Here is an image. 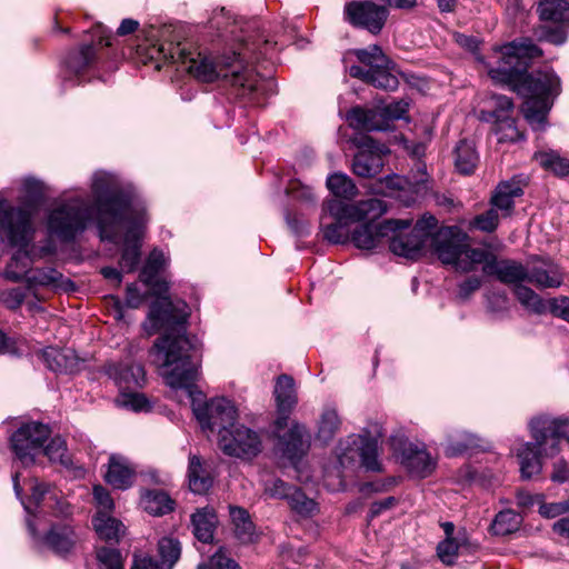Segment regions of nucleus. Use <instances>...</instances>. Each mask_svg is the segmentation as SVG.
<instances>
[{"mask_svg": "<svg viewBox=\"0 0 569 569\" xmlns=\"http://www.w3.org/2000/svg\"><path fill=\"white\" fill-rule=\"evenodd\" d=\"M377 219H361L363 223L357 226L350 234L352 243L361 250H372L388 240L391 232L397 231L400 226L408 224L407 220H385L376 223Z\"/></svg>", "mask_w": 569, "mask_h": 569, "instance_id": "nucleus-18", "label": "nucleus"}, {"mask_svg": "<svg viewBox=\"0 0 569 569\" xmlns=\"http://www.w3.org/2000/svg\"><path fill=\"white\" fill-rule=\"evenodd\" d=\"M230 518L237 539L243 543L252 542L256 537V527L249 512L240 507H230Z\"/></svg>", "mask_w": 569, "mask_h": 569, "instance_id": "nucleus-31", "label": "nucleus"}, {"mask_svg": "<svg viewBox=\"0 0 569 569\" xmlns=\"http://www.w3.org/2000/svg\"><path fill=\"white\" fill-rule=\"evenodd\" d=\"M390 60L381 68H375L369 74V83L385 90L393 91L398 88L399 81L396 76L389 71Z\"/></svg>", "mask_w": 569, "mask_h": 569, "instance_id": "nucleus-49", "label": "nucleus"}, {"mask_svg": "<svg viewBox=\"0 0 569 569\" xmlns=\"http://www.w3.org/2000/svg\"><path fill=\"white\" fill-rule=\"evenodd\" d=\"M28 513L51 510L57 517L70 513V505L64 501L58 490L48 483L34 480L31 486L29 502L24 505Z\"/></svg>", "mask_w": 569, "mask_h": 569, "instance_id": "nucleus-20", "label": "nucleus"}, {"mask_svg": "<svg viewBox=\"0 0 569 569\" xmlns=\"http://www.w3.org/2000/svg\"><path fill=\"white\" fill-rule=\"evenodd\" d=\"M282 455L290 461H296L305 456L310 447V436L303 425L292 423L287 433L279 439Z\"/></svg>", "mask_w": 569, "mask_h": 569, "instance_id": "nucleus-23", "label": "nucleus"}, {"mask_svg": "<svg viewBox=\"0 0 569 569\" xmlns=\"http://www.w3.org/2000/svg\"><path fill=\"white\" fill-rule=\"evenodd\" d=\"M49 436L50 429L47 425L37 421L27 422L11 436V448L21 463L29 466L41 453L42 446Z\"/></svg>", "mask_w": 569, "mask_h": 569, "instance_id": "nucleus-14", "label": "nucleus"}, {"mask_svg": "<svg viewBox=\"0 0 569 569\" xmlns=\"http://www.w3.org/2000/svg\"><path fill=\"white\" fill-rule=\"evenodd\" d=\"M408 104L398 101L376 109L352 108L347 120L350 127L361 131H383L390 120L400 119L407 112Z\"/></svg>", "mask_w": 569, "mask_h": 569, "instance_id": "nucleus-13", "label": "nucleus"}, {"mask_svg": "<svg viewBox=\"0 0 569 569\" xmlns=\"http://www.w3.org/2000/svg\"><path fill=\"white\" fill-rule=\"evenodd\" d=\"M218 445L227 456L251 460L262 451V437L258 431L243 425H233L221 433Z\"/></svg>", "mask_w": 569, "mask_h": 569, "instance_id": "nucleus-12", "label": "nucleus"}, {"mask_svg": "<svg viewBox=\"0 0 569 569\" xmlns=\"http://www.w3.org/2000/svg\"><path fill=\"white\" fill-rule=\"evenodd\" d=\"M496 53L497 66H488V74L495 82L512 86L515 91L530 99L550 100V96L559 93L560 80L552 70L527 72L531 59L542 54L531 39L513 40Z\"/></svg>", "mask_w": 569, "mask_h": 569, "instance_id": "nucleus-4", "label": "nucleus"}, {"mask_svg": "<svg viewBox=\"0 0 569 569\" xmlns=\"http://www.w3.org/2000/svg\"><path fill=\"white\" fill-rule=\"evenodd\" d=\"M42 541L54 553L66 555L74 548L78 537L69 525L57 523L51 526Z\"/></svg>", "mask_w": 569, "mask_h": 569, "instance_id": "nucleus-27", "label": "nucleus"}, {"mask_svg": "<svg viewBox=\"0 0 569 569\" xmlns=\"http://www.w3.org/2000/svg\"><path fill=\"white\" fill-rule=\"evenodd\" d=\"M238 40L240 41L238 51L223 58L219 63H214L201 52L173 42L151 46L149 57L158 63L160 61L174 63L202 82H212L218 78L229 79L232 86L238 87L240 96L253 103H260L258 94L264 90L267 82L252 70L243 68L242 63L268 57L277 43L262 34L239 37Z\"/></svg>", "mask_w": 569, "mask_h": 569, "instance_id": "nucleus-1", "label": "nucleus"}, {"mask_svg": "<svg viewBox=\"0 0 569 569\" xmlns=\"http://www.w3.org/2000/svg\"><path fill=\"white\" fill-rule=\"evenodd\" d=\"M290 508L302 517L312 516L317 509L315 500L308 498L299 488L295 487L287 498Z\"/></svg>", "mask_w": 569, "mask_h": 569, "instance_id": "nucleus-48", "label": "nucleus"}, {"mask_svg": "<svg viewBox=\"0 0 569 569\" xmlns=\"http://www.w3.org/2000/svg\"><path fill=\"white\" fill-rule=\"evenodd\" d=\"M28 281L39 286L52 287L63 291H73L76 284L61 272L53 268H42L34 271L30 270Z\"/></svg>", "mask_w": 569, "mask_h": 569, "instance_id": "nucleus-29", "label": "nucleus"}, {"mask_svg": "<svg viewBox=\"0 0 569 569\" xmlns=\"http://www.w3.org/2000/svg\"><path fill=\"white\" fill-rule=\"evenodd\" d=\"M327 188L335 196L333 199H347L355 198L358 193L357 186L352 179L346 173L336 172L327 178Z\"/></svg>", "mask_w": 569, "mask_h": 569, "instance_id": "nucleus-37", "label": "nucleus"}, {"mask_svg": "<svg viewBox=\"0 0 569 569\" xmlns=\"http://www.w3.org/2000/svg\"><path fill=\"white\" fill-rule=\"evenodd\" d=\"M357 59L366 64L368 69L381 68L388 62V57L382 52L381 48L373 44L367 49H357L353 51Z\"/></svg>", "mask_w": 569, "mask_h": 569, "instance_id": "nucleus-51", "label": "nucleus"}, {"mask_svg": "<svg viewBox=\"0 0 569 569\" xmlns=\"http://www.w3.org/2000/svg\"><path fill=\"white\" fill-rule=\"evenodd\" d=\"M486 276L496 277L501 283L512 288L527 282L528 269L516 260L502 259L497 257L495 261L482 268Z\"/></svg>", "mask_w": 569, "mask_h": 569, "instance_id": "nucleus-22", "label": "nucleus"}, {"mask_svg": "<svg viewBox=\"0 0 569 569\" xmlns=\"http://www.w3.org/2000/svg\"><path fill=\"white\" fill-rule=\"evenodd\" d=\"M536 160L546 169L552 171L559 177L569 174V160L561 158L557 152H537Z\"/></svg>", "mask_w": 569, "mask_h": 569, "instance_id": "nucleus-47", "label": "nucleus"}, {"mask_svg": "<svg viewBox=\"0 0 569 569\" xmlns=\"http://www.w3.org/2000/svg\"><path fill=\"white\" fill-rule=\"evenodd\" d=\"M478 162V154L472 142L462 140L456 147V168L463 174L473 172Z\"/></svg>", "mask_w": 569, "mask_h": 569, "instance_id": "nucleus-39", "label": "nucleus"}, {"mask_svg": "<svg viewBox=\"0 0 569 569\" xmlns=\"http://www.w3.org/2000/svg\"><path fill=\"white\" fill-rule=\"evenodd\" d=\"M188 477L189 487L194 493H204L211 487L212 480L204 475L200 459L197 456L190 457Z\"/></svg>", "mask_w": 569, "mask_h": 569, "instance_id": "nucleus-43", "label": "nucleus"}, {"mask_svg": "<svg viewBox=\"0 0 569 569\" xmlns=\"http://www.w3.org/2000/svg\"><path fill=\"white\" fill-rule=\"evenodd\" d=\"M119 401L123 407L133 411H143L150 408L144 395L138 392H122Z\"/></svg>", "mask_w": 569, "mask_h": 569, "instance_id": "nucleus-58", "label": "nucleus"}, {"mask_svg": "<svg viewBox=\"0 0 569 569\" xmlns=\"http://www.w3.org/2000/svg\"><path fill=\"white\" fill-rule=\"evenodd\" d=\"M341 425L340 418L337 411L332 408H327L321 413L317 437L322 441L327 442L331 440Z\"/></svg>", "mask_w": 569, "mask_h": 569, "instance_id": "nucleus-46", "label": "nucleus"}, {"mask_svg": "<svg viewBox=\"0 0 569 569\" xmlns=\"http://www.w3.org/2000/svg\"><path fill=\"white\" fill-rule=\"evenodd\" d=\"M408 224L400 226L397 231L391 232L388 241L389 249L392 253L405 257L407 259H417L426 243L431 242L432 231L437 228V219L433 216L425 214L419 219L413 228L406 232L411 224V221L406 219Z\"/></svg>", "mask_w": 569, "mask_h": 569, "instance_id": "nucleus-10", "label": "nucleus"}, {"mask_svg": "<svg viewBox=\"0 0 569 569\" xmlns=\"http://www.w3.org/2000/svg\"><path fill=\"white\" fill-rule=\"evenodd\" d=\"M96 559L99 569H123V558L118 549L109 547H98L96 549Z\"/></svg>", "mask_w": 569, "mask_h": 569, "instance_id": "nucleus-50", "label": "nucleus"}, {"mask_svg": "<svg viewBox=\"0 0 569 569\" xmlns=\"http://www.w3.org/2000/svg\"><path fill=\"white\" fill-rule=\"evenodd\" d=\"M193 535L202 542H210L213 539V531L218 523L216 512L211 508L198 509L191 516Z\"/></svg>", "mask_w": 569, "mask_h": 569, "instance_id": "nucleus-30", "label": "nucleus"}, {"mask_svg": "<svg viewBox=\"0 0 569 569\" xmlns=\"http://www.w3.org/2000/svg\"><path fill=\"white\" fill-rule=\"evenodd\" d=\"M390 448L401 465L415 477L426 478L436 468V460L422 447L413 445L402 436H392L389 439Z\"/></svg>", "mask_w": 569, "mask_h": 569, "instance_id": "nucleus-15", "label": "nucleus"}, {"mask_svg": "<svg viewBox=\"0 0 569 569\" xmlns=\"http://www.w3.org/2000/svg\"><path fill=\"white\" fill-rule=\"evenodd\" d=\"M468 240L467 233L459 227L451 226L432 231L430 244L442 263L453 264L458 270Z\"/></svg>", "mask_w": 569, "mask_h": 569, "instance_id": "nucleus-16", "label": "nucleus"}, {"mask_svg": "<svg viewBox=\"0 0 569 569\" xmlns=\"http://www.w3.org/2000/svg\"><path fill=\"white\" fill-rule=\"evenodd\" d=\"M343 12L350 24L366 29L372 34H378L382 30L389 14L385 6L359 0L348 2Z\"/></svg>", "mask_w": 569, "mask_h": 569, "instance_id": "nucleus-17", "label": "nucleus"}, {"mask_svg": "<svg viewBox=\"0 0 569 569\" xmlns=\"http://www.w3.org/2000/svg\"><path fill=\"white\" fill-rule=\"evenodd\" d=\"M134 471L128 460L119 455H111L108 470L104 475L106 481L116 489H128L133 483Z\"/></svg>", "mask_w": 569, "mask_h": 569, "instance_id": "nucleus-28", "label": "nucleus"}, {"mask_svg": "<svg viewBox=\"0 0 569 569\" xmlns=\"http://www.w3.org/2000/svg\"><path fill=\"white\" fill-rule=\"evenodd\" d=\"M495 131L499 134V141H518L523 138V134L516 127L515 119L512 117L505 119L502 121L496 122Z\"/></svg>", "mask_w": 569, "mask_h": 569, "instance_id": "nucleus-55", "label": "nucleus"}, {"mask_svg": "<svg viewBox=\"0 0 569 569\" xmlns=\"http://www.w3.org/2000/svg\"><path fill=\"white\" fill-rule=\"evenodd\" d=\"M537 13L541 24L535 30L539 41L556 46L565 43L569 29V2L567 0H542Z\"/></svg>", "mask_w": 569, "mask_h": 569, "instance_id": "nucleus-11", "label": "nucleus"}, {"mask_svg": "<svg viewBox=\"0 0 569 569\" xmlns=\"http://www.w3.org/2000/svg\"><path fill=\"white\" fill-rule=\"evenodd\" d=\"M92 522L98 536L106 541H119L124 533V526L104 512H98Z\"/></svg>", "mask_w": 569, "mask_h": 569, "instance_id": "nucleus-33", "label": "nucleus"}, {"mask_svg": "<svg viewBox=\"0 0 569 569\" xmlns=\"http://www.w3.org/2000/svg\"><path fill=\"white\" fill-rule=\"evenodd\" d=\"M481 286V280L478 277H469L459 284V297L463 300L468 299Z\"/></svg>", "mask_w": 569, "mask_h": 569, "instance_id": "nucleus-64", "label": "nucleus"}, {"mask_svg": "<svg viewBox=\"0 0 569 569\" xmlns=\"http://www.w3.org/2000/svg\"><path fill=\"white\" fill-rule=\"evenodd\" d=\"M96 59V44H82L78 50L69 53L66 66L67 69L79 74L84 71Z\"/></svg>", "mask_w": 569, "mask_h": 569, "instance_id": "nucleus-38", "label": "nucleus"}, {"mask_svg": "<svg viewBox=\"0 0 569 569\" xmlns=\"http://www.w3.org/2000/svg\"><path fill=\"white\" fill-rule=\"evenodd\" d=\"M500 216L498 210L492 206L485 212L477 214L470 221V228L482 231V232H493L499 226Z\"/></svg>", "mask_w": 569, "mask_h": 569, "instance_id": "nucleus-53", "label": "nucleus"}, {"mask_svg": "<svg viewBox=\"0 0 569 569\" xmlns=\"http://www.w3.org/2000/svg\"><path fill=\"white\" fill-rule=\"evenodd\" d=\"M523 194L520 181L511 179L500 182L493 190L490 204L501 212V217H509L515 210V200Z\"/></svg>", "mask_w": 569, "mask_h": 569, "instance_id": "nucleus-24", "label": "nucleus"}, {"mask_svg": "<svg viewBox=\"0 0 569 569\" xmlns=\"http://www.w3.org/2000/svg\"><path fill=\"white\" fill-rule=\"evenodd\" d=\"M529 428L533 442L523 443L517 451L520 471L526 479L540 473L542 456L559 453L561 439L569 442V418L541 415L530 420Z\"/></svg>", "mask_w": 569, "mask_h": 569, "instance_id": "nucleus-6", "label": "nucleus"}, {"mask_svg": "<svg viewBox=\"0 0 569 569\" xmlns=\"http://www.w3.org/2000/svg\"><path fill=\"white\" fill-rule=\"evenodd\" d=\"M437 552L443 563L452 565L458 553V543L452 538H447L438 545Z\"/></svg>", "mask_w": 569, "mask_h": 569, "instance_id": "nucleus-59", "label": "nucleus"}, {"mask_svg": "<svg viewBox=\"0 0 569 569\" xmlns=\"http://www.w3.org/2000/svg\"><path fill=\"white\" fill-rule=\"evenodd\" d=\"M273 395L278 412L274 428L277 431H280L287 427L289 415L298 402L293 378L288 375L279 376L274 385Z\"/></svg>", "mask_w": 569, "mask_h": 569, "instance_id": "nucleus-21", "label": "nucleus"}, {"mask_svg": "<svg viewBox=\"0 0 569 569\" xmlns=\"http://www.w3.org/2000/svg\"><path fill=\"white\" fill-rule=\"evenodd\" d=\"M93 220V208L81 197L63 200L49 211L47 229L50 237L61 242H72Z\"/></svg>", "mask_w": 569, "mask_h": 569, "instance_id": "nucleus-8", "label": "nucleus"}, {"mask_svg": "<svg viewBox=\"0 0 569 569\" xmlns=\"http://www.w3.org/2000/svg\"><path fill=\"white\" fill-rule=\"evenodd\" d=\"M521 523V517L508 509L500 511L493 519L491 531L496 536H507L515 532Z\"/></svg>", "mask_w": 569, "mask_h": 569, "instance_id": "nucleus-44", "label": "nucleus"}, {"mask_svg": "<svg viewBox=\"0 0 569 569\" xmlns=\"http://www.w3.org/2000/svg\"><path fill=\"white\" fill-rule=\"evenodd\" d=\"M293 488L295 486H290L281 479H274L266 486V492L273 498L287 499Z\"/></svg>", "mask_w": 569, "mask_h": 569, "instance_id": "nucleus-61", "label": "nucleus"}, {"mask_svg": "<svg viewBox=\"0 0 569 569\" xmlns=\"http://www.w3.org/2000/svg\"><path fill=\"white\" fill-rule=\"evenodd\" d=\"M197 569H240V567L220 548L210 557L208 563H200Z\"/></svg>", "mask_w": 569, "mask_h": 569, "instance_id": "nucleus-56", "label": "nucleus"}, {"mask_svg": "<svg viewBox=\"0 0 569 569\" xmlns=\"http://www.w3.org/2000/svg\"><path fill=\"white\" fill-rule=\"evenodd\" d=\"M91 190L100 239L118 243L123 238L119 264L124 272L134 271L140 262L141 239L147 223L144 207L109 172H96Z\"/></svg>", "mask_w": 569, "mask_h": 569, "instance_id": "nucleus-2", "label": "nucleus"}, {"mask_svg": "<svg viewBox=\"0 0 569 569\" xmlns=\"http://www.w3.org/2000/svg\"><path fill=\"white\" fill-rule=\"evenodd\" d=\"M167 258L161 250L153 249L147 258L139 278L150 288L154 296H160L152 305L144 322L147 333L154 335L160 329L166 328L167 332L162 337H170L173 340L179 333L186 335L184 322L189 316L188 306L184 301L173 302L169 297L161 295L168 291V284L160 281L157 277L167 266Z\"/></svg>", "mask_w": 569, "mask_h": 569, "instance_id": "nucleus-5", "label": "nucleus"}, {"mask_svg": "<svg viewBox=\"0 0 569 569\" xmlns=\"http://www.w3.org/2000/svg\"><path fill=\"white\" fill-rule=\"evenodd\" d=\"M181 331V328L178 330ZM179 335L158 338L149 350L151 362L159 369L160 376L173 390L183 389L191 400L192 411L203 429L218 431L219 437L229 430L238 418L232 401L214 398L204 401V396L197 389L198 362L194 345L188 336Z\"/></svg>", "mask_w": 569, "mask_h": 569, "instance_id": "nucleus-3", "label": "nucleus"}, {"mask_svg": "<svg viewBox=\"0 0 569 569\" xmlns=\"http://www.w3.org/2000/svg\"><path fill=\"white\" fill-rule=\"evenodd\" d=\"M147 299V293H142L136 283L127 286L126 305L129 308H139Z\"/></svg>", "mask_w": 569, "mask_h": 569, "instance_id": "nucleus-63", "label": "nucleus"}, {"mask_svg": "<svg viewBox=\"0 0 569 569\" xmlns=\"http://www.w3.org/2000/svg\"><path fill=\"white\" fill-rule=\"evenodd\" d=\"M107 372L121 389L141 388L146 382L144 368L139 363H112Z\"/></svg>", "mask_w": 569, "mask_h": 569, "instance_id": "nucleus-26", "label": "nucleus"}, {"mask_svg": "<svg viewBox=\"0 0 569 569\" xmlns=\"http://www.w3.org/2000/svg\"><path fill=\"white\" fill-rule=\"evenodd\" d=\"M552 102L547 99H530L527 98L523 104V113L527 121L535 130L545 128L547 114L551 108Z\"/></svg>", "mask_w": 569, "mask_h": 569, "instance_id": "nucleus-34", "label": "nucleus"}, {"mask_svg": "<svg viewBox=\"0 0 569 569\" xmlns=\"http://www.w3.org/2000/svg\"><path fill=\"white\" fill-rule=\"evenodd\" d=\"M357 146L359 150L352 159V172L361 178H372L379 174L385 166V156L389 153V149L377 143L370 137H362Z\"/></svg>", "mask_w": 569, "mask_h": 569, "instance_id": "nucleus-19", "label": "nucleus"}, {"mask_svg": "<svg viewBox=\"0 0 569 569\" xmlns=\"http://www.w3.org/2000/svg\"><path fill=\"white\" fill-rule=\"evenodd\" d=\"M141 506L152 516H163L173 510L174 501L161 490H148L141 496Z\"/></svg>", "mask_w": 569, "mask_h": 569, "instance_id": "nucleus-32", "label": "nucleus"}, {"mask_svg": "<svg viewBox=\"0 0 569 569\" xmlns=\"http://www.w3.org/2000/svg\"><path fill=\"white\" fill-rule=\"evenodd\" d=\"M286 191L293 199L300 201L313 202L316 200L312 188L303 184L300 180H291Z\"/></svg>", "mask_w": 569, "mask_h": 569, "instance_id": "nucleus-57", "label": "nucleus"}, {"mask_svg": "<svg viewBox=\"0 0 569 569\" xmlns=\"http://www.w3.org/2000/svg\"><path fill=\"white\" fill-rule=\"evenodd\" d=\"M41 452L53 462H59L63 466H68L71 462L68 456L67 443L64 439L59 436L53 437L46 447L42 446Z\"/></svg>", "mask_w": 569, "mask_h": 569, "instance_id": "nucleus-52", "label": "nucleus"}, {"mask_svg": "<svg viewBox=\"0 0 569 569\" xmlns=\"http://www.w3.org/2000/svg\"><path fill=\"white\" fill-rule=\"evenodd\" d=\"M496 256L487 250L479 248H470L468 241L463 249V256L459 262L458 270L468 272L473 269L476 264H482V268L488 263L495 261Z\"/></svg>", "mask_w": 569, "mask_h": 569, "instance_id": "nucleus-40", "label": "nucleus"}, {"mask_svg": "<svg viewBox=\"0 0 569 569\" xmlns=\"http://www.w3.org/2000/svg\"><path fill=\"white\" fill-rule=\"evenodd\" d=\"M477 446L478 443L475 436L468 432H461L449 439V442L446 447V455L448 457H455Z\"/></svg>", "mask_w": 569, "mask_h": 569, "instance_id": "nucleus-54", "label": "nucleus"}, {"mask_svg": "<svg viewBox=\"0 0 569 569\" xmlns=\"http://www.w3.org/2000/svg\"><path fill=\"white\" fill-rule=\"evenodd\" d=\"M549 312L569 323V297L559 296L549 299Z\"/></svg>", "mask_w": 569, "mask_h": 569, "instance_id": "nucleus-60", "label": "nucleus"}, {"mask_svg": "<svg viewBox=\"0 0 569 569\" xmlns=\"http://www.w3.org/2000/svg\"><path fill=\"white\" fill-rule=\"evenodd\" d=\"M41 358L48 369L58 372L71 371L76 362L71 351L59 350L52 347L46 348L41 353Z\"/></svg>", "mask_w": 569, "mask_h": 569, "instance_id": "nucleus-36", "label": "nucleus"}, {"mask_svg": "<svg viewBox=\"0 0 569 569\" xmlns=\"http://www.w3.org/2000/svg\"><path fill=\"white\" fill-rule=\"evenodd\" d=\"M519 303L528 311L535 315L549 312V300L545 301L531 288L521 283L512 290Z\"/></svg>", "mask_w": 569, "mask_h": 569, "instance_id": "nucleus-35", "label": "nucleus"}, {"mask_svg": "<svg viewBox=\"0 0 569 569\" xmlns=\"http://www.w3.org/2000/svg\"><path fill=\"white\" fill-rule=\"evenodd\" d=\"M158 551L161 558L162 569H172L181 555L180 542L171 537H163L158 542Z\"/></svg>", "mask_w": 569, "mask_h": 569, "instance_id": "nucleus-45", "label": "nucleus"}, {"mask_svg": "<svg viewBox=\"0 0 569 569\" xmlns=\"http://www.w3.org/2000/svg\"><path fill=\"white\" fill-rule=\"evenodd\" d=\"M93 497L98 505V507L101 509L99 512H104L112 510L113 508V500L110 497V493L107 489H104L102 486H94L93 488Z\"/></svg>", "mask_w": 569, "mask_h": 569, "instance_id": "nucleus-62", "label": "nucleus"}, {"mask_svg": "<svg viewBox=\"0 0 569 569\" xmlns=\"http://www.w3.org/2000/svg\"><path fill=\"white\" fill-rule=\"evenodd\" d=\"M210 27L218 31L230 33L238 38L237 32H243V22L233 18L224 8L217 9L210 18Z\"/></svg>", "mask_w": 569, "mask_h": 569, "instance_id": "nucleus-41", "label": "nucleus"}, {"mask_svg": "<svg viewBox=\"0 0 569 569\" xmlns=\"http://www.w3.org/2000/svg\"><path fill=\"white\" fill-rule=\"evenodd\" d=\"M527 282L540 289L559 288L563 283V272L557 263L542 260L528 269Z\"/></svg>", "mask_w": 569, "mask_h": 569, "instance_id": "nucleus-25", "label": "nucleus"}, {"mask_svg": "<svg viewBox=\"0 0 569 569\" xmlns=\"http://www.w3.org/2000/svg\"><path fill=\"white\" fill-rule=\"evenodd\" d=\"M373 430H363L360 435L348 436L338 446V460L341 467L353 465L359 458L363 468L369 471H381L378 459L379 440L382 437L379 425H373Z\"/></svg>", "mask_w": 569, "mask_h": 569, "instance_id": "nucleus-9", "label": "nucleus"}, {"mask_svg": "<svg viewBox=\"0 0 569 569\" xmlns=\"http://www.w3.org/2000/svg\"><path fill=\"white\" fill-rule=\"evenodd\" d=\"M387 211L386 203L378 198H370L353 204L338 199H329L322 204L320 229L323 238L331 243H345L350 239V222L361 219H378Z\"/></svg>", "mask_w": 569, "mask_h": 569, "instance_id": "nucleus-7", "label": "nucleus"}, {"mask_svg": "<svg viewBox=\"0 0 569 569\" xmlns=\"http://www.w3.org/2000/svg\"><path fill=\"white\" fill-rule=\"evenodd\" d=\"M493 110L481 111L480 120L487 122H499L512 117L513 103L512 100L506 96H492Z\"/></svg>", "mask_w": 569, "mask_h": 569, "instance_id": "nucleus-42", "label": "nucleus"}]
</instances>
